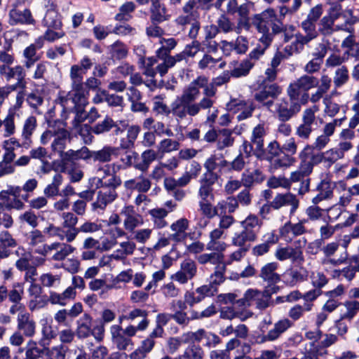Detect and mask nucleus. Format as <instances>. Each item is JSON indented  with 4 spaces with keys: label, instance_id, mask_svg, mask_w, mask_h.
<instances>
[{
    "label": "nucleus",
    "instance_id": "37998d69",
    "mask_svg": "<svg viewBox=\"0 0 359 359\" xmlns=\"http://www.w3.org/2000/svg\"><path fill=\"white\" fill-rule=\"evenodd\" d=\"M349 79V71L346 65L337 68L333 76V83L335 88H341L347 83Z\"/></svg>",
    "mask_w": 359,
    "mask_h": 359
},
{
    "label": "nucleus",
    "instance_id": "052dcab7",
    "mask_svg": "<svg viewBox=\"0 0 359 359\" xmlns=\"http://www.w3.org/2000/svg\"><path fill=\"white\" fill-rule=\"evenodd\" d=\"M135 9V5L132 1H128L123 4L119 12L116 15L115 20L118 21H128L131 18L130 13Z\"/></svg>",
    "mask_w": 359,
    "mask_h": 359
},
{
    "label": "nucleus",
    "instance_id": "e2e57ef3",
    "mask_svg": "<svg viewBox=\"0 0 359 359\" xmlns=\"http://www.w3.org/2000/svg\"><path fill=\"white\" fill-rule=\"evenodd\" d=\"M335 20L325 15L319 22V32L324 36L332 34L336 29L334 28Z\"/></svg>",
    "mask_w": 359,
    "mask_h": 359
},
{
    "label": "nucleus",
    "instance_id": "13d9d810",
    "mask_svg": "<svg viewBox=\"0 0 359 359\" xmlns=\"http://www.w3.org/2000/svg\"><path fill=\"white\" fill-rule=\"evenodd\" d=\"M185 172L181 177V187L187 184L191 179L195 178L201 170L200 165L196 162H191L185 168Z\"/></svg>",
    "mask_w": 359,
    "mask_h": 359
},
{
    "label": "nucleus",
    "instance_id": "3c124183",
    "mask_svg": "<svg viewBox=\"0 0 359 359\" xmlns=\"http://www.w3.org/2000/svg\"><path fill=\"white\" fill-rule=\"evenodd\" d=\"M272 40L267 39L265 41L264 38L259 37V42L256 48H255L250 53L249 58L250 61L258 60L265 53L266 50L271 46Z\"/></svg>",
    "mask_w": 359,
    "mask_h": 359
},
{
    "label": "nucleus",
    "instance_id": "680f3d73",
    "mask_svg": "<svg viewBox=\"0 0 359 359\" xmlns=\"http://www.w3.org/2000/svg\"><path fill=\"white\" fill-rule=\"evenodd\" d=\"M313 304L305 303L303 306L296 304L292 307L288 311V316L296 321L300 319L305 311H309L311 310Z\"/></svg>",
    "mask_w": 359,
    "mask_h": 359
},
{
    "label": "nucleus",
    "instance_id": "393cba45",
    "mask_svg": "<svg viewBox=\"0 0 359 359\" xmlns=\"http://www.w3.org/2000/svg\"><path fill=\"white\" fill-rule=\"evenodd\" d=\"M53 319L48 314H43L39 320L43 338L41 343L43 346L48 345L47 341L53 339L56 336L55 332L52 327Z\"/></svg>",
    "mask_w": 359,
    "mask_h": 359
},
{
    "label": "nucleus",
    "instance_id": "4be33fe9",
    "mask_svg": "<svg viewBox=\"0 0 359 359\" xmlns=\"http://www.w3.org/2000/svg\"><path fill=\"white\" fill-rule=\"evenodd\" d=\"M18 329L24 336L32 337L36 333V322L28 312H22L17 318Z\"/></svg>",
    "mask_w": 359,
    "mask_h": 359
},
{
    "label": "nucleus",
    "instance_id": "72a5a7b5",
    "mask_svg": "<svg viewBox=\"0 0 359 359\" xmlns=\"http://www.w3.org/2000/svg\"><path fill=\"white\" fill-rule=\"evenodd\" d=\"M341 48L345 49V55L359 58V41H356L354 34H350L341 42Z\"/></svg>",
    "mask_w": 359,
    "mask_h": 359
},
{
    "label": "nucleus",
    "instance_id": "79ce46f5",
    "mask_svg": "<svg viewBox=\"0 0 359 359\" xmlns=\"http://www.w3.org/2000/svg\"><path fill=\"white\" fill-rule=\"evenodd\" d=\"M219 32L218 27L216 25H210L205 27V40L203 44L208 48L209 51H216L217 49V44L215 41H212L211 39L215 38Z\"/></svg>",
    "mask_w": 359,
    "mask_h": 359
},
{
    "label": "nucleus",
    "instance_id": "c9c22d12",
    "mask_svg": "<svg viewBox=\"0 0 359 359\" xmlns=\"http://www.w3.org/2000/svg\"><path fill=\"white\" fill-rule=\"evenodd\" d=\"M157 158V153L153 149H147L141 154V161L136 162L134 167L142 172H146L151 163Z\"/></svg>",
    "mask_w": 359,
    "mask_h": 359
},
{
    "label": "nucleus",
    "instance_id": "f257e3e1",
    "mask_svg": "<svg viewBox=\"0 0 359 359\" xmlns=\"http://www.w3.org/2000/svg\"><path fill=\"white\" fill-rule=\"evenodd\" d=\"M29 248L35 253L44 257L50 256L53 261H62L72 254L76 248L70 244L64 242H54L50 244L45 243V236L39 230H34L28 236Z\"/></svg>",
    "mask_w": 359,
    "mask_h": 359
},
{
    "label": "nucleus",
    "instance_id": "864d4df0",
    "mask_svg": "<svg viewBox=\"0 0 359 359\" xmlns=\"http://www.w3.org/2000/svg\"><path fill=\"white\" fill-rule=\"evenodd\" d=\"M337 189L341 191L337 204L341 207L348 206L352 201L353 196V193H351L349 188L347 187L346 183L342 181L338 182Z\"/></svg>",
    "mask_w": 359,
    "mask_h": 359
},
{
    "label": "nucleus",
    "instance_id": "6e6552de",
    "mask_svg": "<svg viewBox=\"0 0 359 359\" xmlns=\"http://www.w3.org/2000/svg\"><path fill=\"white\" fill-rule=\"evenodd\" d=\"M319 84L318 79L316 76L304 74L292 83L287 88V94L291 99H299L301 91L308 92Z\"/></svg>",
    "mask_w": 359,
    "mask_h": 359
},
{
    "label": "nucleus",
    "instance_id": "a19ab883",
    "mask_svg": "<svg viewBox=\"0 0 359 359\" xmlns=\"http://www.w3.org/2000/svg\"><path fill=\"white\" fill-rule=\"evenodd\" d=\"M343 309H340L341 320H351L359 311V302L346 301L343 304Z\"/></svg>",
    "mask_w": 359,
    "mask_h": 359
},
{
    "label": "nucleus",
    "instance_id": "f8f14e48",
    "mask_svg": "<svg viewBox=\"0 0 359 359\" xmlns=\"http://www.w3.org/2000/svg\"><path fill=\"white\" fill-rule=\"evenodd\" d=\"M283 89L277 83L266 85L262 90L255 94V100L261 103L269 111H272L273 107V100L277 98L281 93Z\"/></svg>",
    "mask_w": 359,
    "mask_h": 359
},
{
    "label": "nucleus",
    "instance_id": "473e14b6",
    "mask_svg": "<svg viewBox=\"0 0 359 359\" xmlns=\"http://www.w3.org/2000/svg\"><path fill=\"white\" fill-rule=\"evenodd\" d=\"M43 25L47 28L60 29L62 23L58 12L54 8L48 9L43 19Z\"/></svg>",
    "mask_w": 359,
    "mask_h": 359
},
{
    "label": "nucleus",
    "instance_id": "69168bd1",
    "mask_svg": "<svg viewBox=\"0 0 359 359\" xmlns=\"http://www.w3.org/2000/svg\"><path fill=\"white\" fill-rule=\"evenodd\" d=\"M255 65V62L246 59L241 62V64L236 68H234L231 74L233 77H241L246 76L250 70Z\"/></svg>",
    "mask_w": 359,
    "mask_h": 359
},
{
    "label": "nucleus",
    "instance_id": "603ef678",
    "mask_svg": "<svg viewBox=\"0 0 359 359\" xmlns=\"http://www.w3.org/2000/svg\"><path fill=\"white\" fill-rule=\"evenodd\" d=\"M63 177L61 174L57 173L53 177V181L50 184H48L44 190L43 194L46 197H53L59 194V187L62 184Z\"/></svg>",
    "mask_w": 359,
    "mask_h": 359
},
{
    "label": "nucleus",
    "instance_id": "2eb2a0df",
    "mask_svg": "<svg viewBox=\"0 0 359 359\" xmlns=\"http://www.w3.org/2000/svg\"><path fill=\"white\" fill-rule=\"evenodd\" d=\"M299 205V201L297 196L287 192L285 194H278L275 196L271 201V207L274 210H279L284 206H290V215H292L297 211Z\"/></svg>",
    "mask_w": 359,
    "mask_h": 359
},
{
    "label": "nucleus",
    "instance_id": "a18cd8bd",
    "mask_svg": "<svg viewBox=\"0 0 359 359\" xmlns=\"http://www.w3.org/2000/svg\"><path fill=\"white\" fill-rule=\"evenodd\" d=\"M196 273L195 262L191 259H184L181 264V283L191 279Z\"/></svg>",
    "mask_w": 359,
    "mask_h": 359
},
{
    "label": "nucleus",
    "instance_id": "6e6d98bb",
    "mask_svg": "<svg viewBox=\"0 0 359 359\" xmlns=\"http://www.w3.org/2000/svg\"><path fill=\"white\" fill-rule=\"evenodd\" d=\"M234 138L232 137V132L228 129H223L219 131L217 138V147L219 150L233 146Z\"/></svg>",
    "mask_w": 359,
    "mask_h": 359
},
{
    "label": "nucleus",
    "instance_id": "1a4fd4ad",
    "mask_svg": "<svg viewBox=\"0 0 359 359\" xmlns=\"http://www.w3.org/2000/svg\"><path fill=\"white\" fill-rule=\"evenodd\" d=\"M319 107L317 105L305 109L302 114V123L296 128L295 134L299 138L309 140L312 132V126L316 122V113L318 112Z\"/></svg>",
    "mask_w": 359,
    "mask_h": 359
},
{
    "label": "nucleus",
    "instance_id": "09e8293b",
    "mask_svg": "<svg viewBox=\"0 0 359 359\" xmlns=\"http://www.w3.org/2000/svg\"><path fill=\"white\" fill-rule=\"evenodd\" d=\"M15 115L16 114H14L13 109H8L6 116L2 121V126H4V137H10L15 133Z\"/></svg>",
    "mask_w": 359,
    "mask_h": 359
},
{
    "label": "nucleus",
    "instance_id": "20e7f679",
    "mask_svg": "<svg viewBox=\"0 0 359 359\" xmlns=\"http://www.w3.org/2000/svg\"><path fill=\"white\" fill-rule=\"evenodd\" d=\"M88 91L84 84L72 86V91L66 93H60L57 102L62 107L63 111L69 112L74 109L77 105L84 106L87 103Z\"/></svg>",
    "mask_w": 359,
    "mask_h": 359
},
{
    "label": "nucleus",
    "instance_id": "9d476101",
    "mask_svg": "<svg viewBox=\"0 0 359 359\" xmlns=\"http://www.w3.org/2000/svg\"><path fill=\"white\" fill-rule=\"evenodd\" d=\"M0 75L7 81L11 79H16L17 81L10 86H13L15 90L18 88L25 90L27 82L25 81L26 72L23 66L18 65L14 67H10L5 65H0Z\"/></svg>",
    "mask_w": 359,
    "mask_h": 359
},
{
    "label": "nucleus",
    "instance_id": "2f4dec72",
    "mask_svg": "<svg viewBox=\"0 0 359 359\" xmlns=\"http://www.w3.org/2000/svg\"><path fill=\"white\" fill-rule=\"evenodd\" d=\"M215 180L216 176L213 173L208 172L205 174V179L201 182V186L199 189L201 201H208V198L213 197L212 185Z\"/></svg>",
    "mask_w": 359,
    "mask_h": 359
},
{
    "label": "nucleus",
    "instance_id": "f03ea898",
    "mask_svg": "<svg viewBox=\"0 0 359 359\" xmlns=\"http://www.w3.org/2000/svg\"><path fill=\"white\" fill-rule=\"evenodd\" d=\"M252 25L265 41H273L274 35L280 34L282 30V22L273 8H267L256 14L252 18Z\"/></svg>",
    "mask_w": 359,
    "mask_h": 359
},
{
    "label": "nucleus",
    "instance_id": "774afa93",
    "mask_svg": "<svg viewBox=\"0 0 359 359\" xmlns=\"http://www.w3.org/2000/svg\"><path fill=\"white\" fill-rule=\"evenodd\" d=\"M324 163L327 166L330 167L338 160L344 157V154L341 151L338 150L337 148H332L323 152Z\"/></svg>",
    "mask_w": 359,
    "mask_h": 359
},
{
    "label": "nucleus",
    "instance_id": "6ab92c4d",
    "mask_svg": "<svg viewBox=\"0 0 359 359\" xmlns=\"http://www.w3.org/2000/svg\"><path fill=\"white\" fill-rule=\"evenodd\" d=\"M327 48L324 43H319L316 51L313 53V58L309 60L304 67V72L309 74L318 72L323 64V59L326 55Z\"/></svg>",
    "mask_w": 359,
    "mask_h": 359
},
{
    "label": "nucleus",
    "instance_id": "aec40b11",
    "mask_svg": "<svg viewBox=\"0 0 359 359\" xmlns=\"http://www.w3.org/2000/svg\"><path fill=\"white\" fill-rule=\"evenodd\" d=\"M334 183L330 180L324 179L318 184L316 189L318 194L312 198L313 204H318L323 201L330 200L334 196Z\"/></svg>",
    "mask_w": 359,
    "mask_h": 359
},
{
    "label": "nucleus",
    "instance_id": "338daca9",
    "mask_svg": "<svg viewBox=\"0 0 359 359\" xmlns=\"http://www.w3.org/2000/svg\"><path fill=\"white\" fill-rule=\"evenodd\" d=\"M301 27L305 32V35L303 34V37L309 42L317 37L318 31L314 22L306 19L301 23Z\"/></svg>",
    "mask_w": 359,
    "mask_h": 359
},
{
    "label": "nucleus",
    "instance_id": "5701e85b",
    "mask_svg": "<svg viewBox=\"0 0 359 359\" xmlns=\"http://www.w3.org/2000/svg\"><path fill=\"white\" fill-rule=\"evenodd\" d=\"M9 24L11 25H15L18 24L34 25L35 20L29 9L20 11L16 8H13L9 12Z\"/></svg>",
    "mask_w": 359,
    "mask_h": 359
},
{
    "label": "nucleus",
    "instance_id": "7ed1b4c3",
    "mask_svg": "<svg viewBox=\"0 0 359 359\" xmlns=\"http://www.w3.org/2000/svg\"><path fill=\"white\" fill-rule=\"evenodd\" d=\"M282 152L280 144L273 140L269 143L266 151L264 147L259 149H255L254 154L260 159L266 160L270 163L271 170H277L281 168H289L293 165L297 160L289 155L279 156Z\"/></svg>",
    "mask_w": 359,
    "mask_h": 359
},
{
    "label": "nucleus",
    "instance_id": "9b49d317",
    "mask_svg": "<svg viewBox=\"0 0 359 359\" xmlns=\"http://www.w3.org/2000/svg\"><path fill=\"white\" fill-rule=\"evenodd\" d=\"M306 222V219L299 220L297 223L286 222L278 229L280 238L287 243H291L295 238L307 233V229L304 225Z\"/></svg>",
    "mask_w": 359,
    "mask_h": 359
},
{
    "label": "nucleus",
    "instance_id": "bf43d9fd",
    "mask_svg": "<svg viewBox=\"0 0 359 359\" xmlns=\"http://www.w3.org/2000/svg\"><path fill=\"white\" fill-rule=\"evenodd\" d=\"M115 126H117V123L114 122L111 118L106 116L102 121L92 128V132L96 135H101L109 132Z\"/></svg>",
    "mask_w": 359,
    "mask_h": 359
},
{
    "label": "nucleus",
    "instance_id": "de8ad7c7",
    "mask_svg": "<svg viewBox=\"0 0 359 359\" xmlns=\"http://www.w3.org/2000/svg\"><path fill=\"white\" fill-rule=\"evenodd\" d=\"M295 40L292 42L290 46H287L285 48L286 52L288 53L290 55L294 53H301L304 48V46L309 43L306 39L303 37V34L301 33H297L294 35Z\"/></svg>",
    "mask_w": 359,
    "mask_h": 359
},
{
    "label": "nucleus",
    "instance_id": "7c9ffc66",
    "mask_svg": "<svg viewBox=\"0 0 359 359\" xmlns=\"http://www.w3.org/2000/svg\"><path fill=\"white\" fill-rule=\"evenodd\" d=\"M153 104V111L158 114L168 116L170 113H172L177 116H180L178 111L179 104L177 102H175L172 104V108L170 110V108L163 102V97L161 96H156L154 97Z\"/></svg>",
    "mask_w": 359,
    "mask_h": 359
},
{
    "label": "nucleus",
    "instance_id": "f704fd0d",
    "mask_svg": "<svg viewBox=\"0 0 359 359\" xmlns=\"http://www.w3.org/2000/svg\"><path fill=\"white\" fill-rule=\"evenodd\" d=\"M92 318L88 313H84L77 321L76 335L79 338L84 339L91 334Z\"/></svg>",
    "mask_w": 359,
    "mask_h": 359
},
{
    "label": "nucleus",
    "instance_id": "cd10ccee",
    "mask_svg": "<svg viewBox=\"0 0 359 359\" xmlns=\"http://www.w3.org/2000/svg\"><path fill=\"white\" fill-rule=\"evenodd\" d=\"M69 137V132L64 128H58L57 132H56L55 136L51 144L52 150L59 154L60 157H62V154L65 153L64 151L67 140Z\"/></svg>",
    "mask_w": 359,
    "mask_h": 359
},
{
    "label": "nucleus",
    "instance_id": "4468645a",
    "mask_svg": "<svg viewBox=\"0 0 359 359\" xmlns=\"http://www.w3.org/2000/svg\"><path fill=\"white\" fill-rule=\"evenodd\" d=\"M120 215L123 219L124 229L129 231L133 232L135 229L143 224V219L135 210L131 205H126L121 210Z\"/></svg>",
    "mask_w": 359,
    "mask_h": 359
},
{
    "label": "nucleus",
    "instance_id": "b1692460",
    "mask_svg": "<svg viewBox=\"0 0 359 359\" xmlns=\"http://www.w3.org/2000/svg\"><path fill=\"white\" fill-rule=\"evenodd\" d=\"M119 148L112 146H104L101 149L91 151L90 158L94 161L100 163H108L111 161L113 157H117Z\"/></svg>",
    "mask_w": 359,
    "mask_h": 359
},
{
    "label": "nucleus",
    "instance_id": "4d7b16f0",
    "mask_svg": "<svg viewBox=\"0 0 359 359\" xmlns=\"http://www.w3.org/2000/svg\"><path fill=\"white\" fill-rule=\"evenodd\" d=\"M310 173H311V165L302 162L299 168L297 170L291 172L290 179L288 180L290 181V184L292 182H302L304 180V177Z\"/></svg>",
    "mask_w": 359,
    "mask_h": 359
},
{
    "label": "nucleus",
    "instance_id": "c85d7f7f",
    "mask_svg": "<svg viewBox=\"0 0 359 359\" xmlns=\"http://www.w3.org/2000/svg\"><path fill=\"white\" fill-rule=\"evenodd\" d=\"M278 264L272 262L264 264L260 269L259 277L269 283H276L280 280V276L276 272Z\"/></svg>",
    "mask_w": 359,
    "mask_h": 359
},
{
    "label": "nucleus",
    "instance_id": "e433bc0d",
    "mask_svg": "<svg viewBox=\"0 0 359 359\" xmlns=\"http://www.w3.org/2000/svg\"><path fill=\"white\" fill-rule=\"evenodd\" d=\"M286 282L290 285L294 286L299 282L306 280L307 273L304 268L290 269L285 273Z\"/></svg>",
    "mask_w": 359,
    "mask_h": 359
},
{
    "label": "nucleus",
    "instance_id": "423d86ee",
    "mask_svg": "<svg viewBox=\"0 0 359 359\" xmlns=\"http://www.w3.org/2000/svg\"><path fill=\"white\" fill-rule=\"evenodd\" d=\"M297 100L282 98L274 102V107L270 111L275 114L279 121L287 122L301 111V103Z\"/></svg>",
    "mask_w": 359,
    "mask_h": 359
},
{
    "label": "nucleus",
    "instance_id": "a878e982",
    "mask_svg": "<svg viewBox=\"0 0 359 359\" xmlns=\"http://www.w3.org/2000/svg\"><path fill=\"white\" fill-rule=\"evenodd\" d=\"M116 197V191L114 189L99 191L96 201L92 204L93 210H104L107 205L112 203Z\"/></svg>",
    "mask_w": 359,
    "mask_h": 359
},
{
    "label": "nucleus",
    "instance_id": "0eeeda50",
    "mask_svg": "<svg viewBox=\"0 0 359 359\" xmlns=\"http://www.w3.org/2000/svg\"><path fill=\"white\" fill-rule=\"evenodd\" d=\"M270 302L271 294L268 290L250 288L245 291L243 297L238 299L237 303L243 306L255 305L258 309L264 310L269 306Z\"/></svg>",
    "mask_w": 359,
    "mask_h": 359
},
{
    "label": "nucleus",
    "instance_id": "bb28decb",
    "mask_svg": "<svg viewBox=\"0 0 359 359\" xmlns=\"http://www.w3.org/2000/svg\"><path fill=\"white\" fill-rule=\"evenodd\" d=\"M91 151L86 147H83L80 149H69L62 154L61 161L63 164H67L69 162H73L78 160H88L90 158Z\"/></svg>",
    "mask_w": 359,
    "mask_h": 359
},
{
    "label": "nucleus",
    "instance_id": "4c0bfd02",
    "mask_svg": "<svg viewBox=\"0 0 359 359\" xmlns=\"http://www.w3.org/2000/svg\"><path fill=\"white\" fill-rule=\"evenodd\" d=\"M266 135V129L264 123H259L252 129L250 141L255 146V149H259L264 147V138Z\"/></svg>",
    "mask_w": 359,
    "mask_h": 359
},
{
    "label": "nucleus",
    "instance_id": "39448f33",
    "mask_svg": "<svg viewBox=\"0 0 359 359\" xmlns=\"http://www.w3.org/2000/svg\"><path fill=\"white\" fill-rule=\"evenodd\" d=\"M306 242V239L303 238L294 242L295 247L289 245H278L274 251V257L279 262L290 260L292 263L302 264L305 260L303 248Z\"/></svg>",
    "mask_w": 359,
    "mask_h": 359
},
{
    "label": "nucleus",
    "instance_id": "5fc2aeb1",
    "mask_svg": "<svg viewBox=\"0 0 359 359\" xmlns=\"http://www.w3.org/2000/svg\"><path fill=\"white\" fill-rule=\"evenodd\" d=\"M292 325L293 323L288 318H283L276 322L274 324L273 328L269 330L274 341L278 339Z\"/></svg>",
    "mask_w": 359,
    "mask_h": 359
},
{
    "label": "nucleus",
    "instance_id": "c756f323",
    "mask_svg": "<svg viewBox=\"0 0 359 359\" xmlns=\"http://www.w3.org/2000/svg\"><path fill=\"white\" fill-rule=\"evenodd\" d=\"M243 185L246 188L252 187L255 184H259L264 180L265 176L261 170L255 169L247 170L241 176Z\"/></svg>",
    "mask_w": 359,
    "mask_h": 359
},
{
    "label": "nucleus",
    "instance_id": "ddd939ff",
    "mask_svg": "<svg viewBox=\"0 0 359 359\" xmlns=\"http://www.w3.org/2000/svg\"><path fill=\"white\" fill-rule=\"evenodd\" d=\"M112 167V170L114 173L118 171L121 168L120 165H117L116 163H113L111 165ZM100 172H103L104 175L102 177H97L95 179L97 181L96 186L97 187H109L110 189H114L121 184V180L120 177L116 175L115 174H110V165H105L102 168L97 170V174Z\"/></svg>",
    "mask_w": 359,
    "mask_h": 359
},
{
    "label": "nucleus",
    "instance_id": "ea45409f",
    "mask_svg": "<svg viewBox=\"0 0 359 359\" xmlns=\"http://www.w3.org/2000/svg\"><path fill=\"white\" fill-rule=\"evenodd\" d=\"M168 211L163 208H156L149 211L154 226L158 229H162L167 225L165 218L167 217Z\"/></svg>",
    "mask_w": 359,
    "mask_h": 359
},
{
    "label": "nucleus",
    "instance_id": "a211bd4d",
    "mask_svg": "<svg viewBox=\"0 0 359 359\" xmlns=\"http://www.w3.org/2000/svg\"><path fill=\"white\" fill-rule=\"evenodd\" d=\"M110 333L112 342L118 350L126 351L133 348V343L132 339L125 335L120 325L111 326Z\"/></svg>",
    "mask_w": 359,
    "mask_h": 359
},
{
    "label": "nucleus",
    "instance_id": "49530a36",
    "mask_svg": "<svg viewBox=\"0 0 359 359\" xmlns=\"http://www.w3.org/2000/svg\"><path fill=\"white\" fill-rule=\"evenodd\" d=\"M262 225V222L255 215H249L245 220L241 222L243 229L247 232L257 233Z\"/></svg>",
    "mask_w": 359,
    "mask_h": 359
},
{
    "label": "nucleus",
    "instance_id": "f3484780",
    "mask_svg": "<svg viewBox=\"0 0 359 359\" xmlns=\"http://www.w3.org/2000/svg\"><path fill=\"white\" fill-rule=\"evenodd\" d=\"M327 4L330 6L328 17L336 20L339 17L343 16L346 19L345 22L347 25H353L359 20L357 17L353 15V12L351 9L343 11L342 6L339 2H332L331 0H328Z\"/></svg>",
    "mask_w": 359,
    "mask_h": 359
},
{
    "label": "nucleus",
    "instance_id": "8fccbe9b",
    "mask_svg": "<svg viewBox=\"0 0 359 359\" xmlns=\"http://www.w3.org/2000/svg\"><path fill=\"white\" fill-rule=\"evenodd\" d=\"M43 233L51 238H58L60 241H66L65 243L69 244L68 237L67 236V231L61 226H55L53 224H49L43 229Z\"/></svg>",
    "mask_w": 359,
    "mask_h": 359
},
{
    "label": "nucleus",
    "instance_id": "dca6fc26",
    "mask_svg": "<svg viewBox=\"0 0 359 359\" xmlns=\"http://www.w3.org/2000/svg\"><path fill=\"white\" fill-rule=\"evenodd\" d=\"M343 119H334L332 122L326 123L323 129V134L318 135L313 144L314 149L320 151L330 142V137L334 133L336 127L341 124Z\"/></svg>",
    "mask_w": 359,
    "mask_h": 359
},
{
    "label": "nucleus",
    "instance_id": "58836bf2",
    "mask_svg": "<svg viewBox=\"0 0 359 359\" xmlns=\"http://www.w3.org/2000/svg\"><path fill=\"white\" fill-rule=\"evenodd\" d=\"M37 126L36 118L34 116H30L26 118L23 124L22 130V137L24 140V144L31 143V137Z\"/></svg>",
    "mask_w": 359,
    "mask_h": 359
},
{
    "label": "nucleus",
    "instance_id": "0e129e2a",
    "mask_svg": "<svg viewBox=\"0 0 359 359\" xmlns=\"http://www.w3.org/2000/svg\"><path fill=\"white\" fill-rule=\"evenodd\" d=\"M151 18L153 20L162 22L166 20L165 9L158 0H152Z\"/></svg>",
    "mask_w": 359,
    "mask_h": 359
},
{
    "label": "nucleus",
    "instance_id": "c03bdc74",
    "mask_svg": "<svg viewBox=\"0 0 359 359\" xmlns=\"http://www.w3.org/2000/svg\"><path fill=\"white\" fill-rule=\"evenodd\" d=\"M257 233L247 232L242 230L240 233H236L232 238V245L239 248H246V242H254L257 240Z\"/></svg>",
    "mask_w": 359,
    "mask_h": 359
},
{
    "label": "nucleus",
    "instance_id": "412c9836",
    "mask_svg": "<svg viewBox=\"0 0 359 359\" xmlns=\"http://www.w3.org/2000/svg\"><path fill=\"white\" fill-rule=\"evenodd\" d=\"M60 217L63 220L62 227L65 229H67L68 242L74 241L79 233L78 228H76L79 221L78 217L71 212H64Z\"/></svg>",
    "mask_w": 359,
    "mask_h": 359
}]
</instances>
